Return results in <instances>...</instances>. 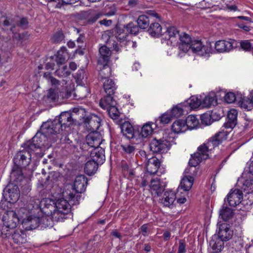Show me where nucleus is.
I'll return each mask as SVG.
<instances>
[{
	"mask_svg": "<svg viewBox=\"0 0 253 253\" xmlns=\"http://www.w3.org/2000/svg\"><path fill=\"white\" fill-rule=\"evenodd\" d=\"M227 134L224 131H219L213 136L209 139L208 142L204 143L198 147L197 151L194 154L191 155V158L189 161V165L190 166L185 170V173H190L191 170L193 169V172L196 170V167L198 165L202 160H206L209 158V153L214 147L220 144L223 139H226Z\"/></svg>",
	"mask_w": 253,
	"mask_h": 253,
	"instance_id": "f257e3e1",
	"label": "nucleus"
},
{
	"mask_svg": "<svg viewBox=\"0 0 253 253\" xmlns=\"http://www.w3.org/2000/svg\"><path fill=\"white\" fill-rule=\"evenodd\" d=\"M87 184V179L84 175L76 177L74 184L71 185L70 188L63 192V196L70 201L72 205L79 204L81 194L84 192Z\"/></svg>",
	"mask_w": 253,
	"mask_h": 253,
	"instance_id": "f03ea898",
	"label": "nucleus"
},
{
	"mask_svg": "<svg viewBox=\"0 0 253 253\" xmlns=\"http://www.w3.org/2000/svg\"><path fill=\"white\" fill-rule=\"evenodd\" d=\"M103 88L107 95L100 99L99 105L103 110L107 111H119L116 101L112 95L117 88L115 82L111 79H107L103 82Z\"/></svg>",
	"mask_w": 253,
	"mask_h": 253,
	"instance_id": "7ed1b4c3",
	"label": "nucleus"
},
{
	"mask_svg": "<svg viewBox=\"0 0 253 253\" xmlns=\"http://www.w3.org/2000/svg\"><path fill=\"white\" fill-rule=\"evenodd\" d=\"M49 123L44 122L33 137V141L36 142L41 148L48 149L51 146L52 141L50 135L57 134L50 125Z\"/></svg>",
	"mask_w": 253,
	"mask_h": 253,
	"instance_id": "20e7f679",
	"label": "nucleus"
},
{
	"mask_svg": "<svg viewBox=\"0 0 253 253\" xmlns=\"http://www.w3.org/2000/svg\"><path fill=\"white\" fill-rule=\"evenodd\" d=\"M87 123L89 126L92 128L93 131L86 136V143L84 144V147L88 146L90 148H99L102 138L101 134L98 131H94V129H97L100 126V120L97 118L96 116H94L88 120Z\"/></svg>",
	"mask_w": 253,
	"mask_h": 253,
	"instance_id": "39448f33",
	"label": "nucleus"
},
{
	"mask_svg": "<svg viewBox=\"0 0 253 253\" xmlns=\"http://www.w3.org/2000/svg\"><path fill=\"white\" fill-rule=\"evenodd\" d=\"M70 201L62 198L55 202L56 211L54 214V219L56 221H62L67 218V215L71 211Z\"/></svg>",
	"mask_w": 253,
	"mask_h": 253,
	"instance_id": "423d86ee",
	"label": "nucleus"
},
{
	"mask_svg": "<svg viewBox=\"0 0 253 253\" xmlns=\"http://www.w3.org/2000/svg\"><path fill=\"white\" fill-rule=\"evenodd\" d=\"M72 91L66 87L62 86L61 88H50L48 90L47 98L49 100L60 104L65 99L71 97Z\"/></svg>",
	"mask_w": 253,
	"mask_h": 253,
	"instance_id": "0eeeda50",
	"label": "nucleus"
},
{
	"mask_svg": "<svg viewBox=\"0 0 253 253\" xmlns=\"http://www.w3.org/2000/svg\"><path fill=\"white\" fill-rule=\"evenodd\" d=\"M186 107L190 109H201L200 100L196 96H192L185 102L173 106L170 111H183Z\"/></svg>",
	"mask_w": 253,
	"mask_h": 253,
	"instance_id": "6e6552de",
	"label": "nucleus"
},
{
	"mask_svg": "<svg viewBox=\"0 0 253 253\" xmlns=\"http://www.w3.org/2000/svg\"><path fill=\"white\" fill-rule=\"evenodd\" d=\"M3 196L10 203L16 202L19 198L20 191L16 185L8 184L3 190Z\"/></svg>",
	"mask_w": 253,
	"mask_h": 253,
	"instance_id": "1a4fd4ad",
	"label": "nucleus"
},
{
	"mask_svg": "<svg viewBox=\"0 0 253 253\" xmlns=\"http://www.w3.org/2000/svg\"><path fill=\"white\" fill-rule=\"evenodd\" d=\"M190 49L193 52L201 56H209L212 49L211 46L205 45L200 40H193L190 44Z\"/></svg>",
	"mask_w": 253,
	"mask_h": 253,
	"instance_id": "9d476101",
	"label": "nucleus"
},
{
	"mask_svg": "<svg viewBox=\"0 0 253 253\" xmlns=\"http://www.w3.org/2000/svg\"><path fill=\"white\" fill-rule=\"evenodd\" d=\"M179 32L176 27L170 26L167 28L164 34V38L162 40L163 43L166 42L168 45H173L178 43V38L179 37Z\"/></svg>",
	"mask_w": 253,
	"mask_h": 253,
	"instance_id": "9b49d317",
	"label": "nucleus"
},
{
	"mask_svg": "<svg viewBox=\"0 0 253 253\" xmlns=\"http://www.w3.org/2000/svg\"><path fill=\"white\" fill-rule=\"evenodd\" d=\"M70 118L71 114L70 112H61L58 119H55L52 121H47L46 122L49 123V125L53 128L54 132L59 134L60 131L62 130V126L66 125V119Z\"/></svg>",
	"mask_w": 253,
	"mask_h": 253,
	"instance_id": "f8f14e48",
	"label": "nucleus"
},
{
	"mask_svg": "<svg viewBox=\"0 0 253 253\" xmlns=\"http://www.w3.org/2000/svg\"><path fill=\"white\" fill-rule=\"evenodd\" d=\"M42 211L47 215H51L54 219V214L56 211L55 201L49 198L42 199L40 202Z\"/></svg>",
	"mask_w": 253,
	"mask_h": 253,
	"instance_id": "ddd939ff",
	"label": "nucleus"
},
{
	"mask_svg": "<svg viewBox=\"0 0 253 253\" xmlns=\"http://www.w3.org/2000/svg\"><path fill=\"white\" fill-rule=\"evenodd\" d=\"M81 20H84L88 24H92L95 23L102 15L98 11L93 9H89L87 11H82L78 14Z\"/></svg>",
	"mask_w": 253,
	"mask_h": 253,
	"instance_id": "4468645a",
	"label": "nucleus"
},
{
	"mask_svg": "<svg viewBox=\"0 0 253 253\" xmlns=\"http://www.w3.org/2000/svg\"><path fill=\"white\" fill-rule=\"evenodd\" d=\"M31 160V154L23 149L19 151L14 156L13 162L15 165L26 168L29 165Z\"/></svg>",
	"mask_w": 253,
	"mask_h": 253,
	"instance_id": "2eb2a0df",
	"label": "nucleus"
},
{
	"mask_svg": "<svg viewBox=\"0 0 253 253\" xmlns=\"http://www.w3.org/2000/svg\"><path fill=\"white\" fill-rule=\"evenodd\" d=\"M243 198V194L242 191L235 189L230 191L226 198L224 199V202L225 203L227 201L229 206L236 207L241 203Z\"/></svg>",
	"mask_w": 253,
	"mask_h": 253,
	"instance_id": "dca6fc26",
	"label": "nucleus"
},
{
	"mask_svg": "<svg viewBox=\"0 0 253 253\" xmlns=\"http://www.w3.org/2000/svg\"><path fill=\"white\" fill-rule=\"evenodd\" d=\"M2 221L3 224L8 228L13 229L17 226L19 220L15 212L9 211H7L3 214Z\"/></svg>",
	"mask_w": 253,
	"mask_h": 253,
	"instance_id": "f3484780",
	"label": "nucleus"
},
{
	"mask_svg": "<svg viewBox=\"0 0 253 253\" xmlns=\"http://www.w3.org/2000/svg\"><path fill=\"white\" fill-rule=\"evenodd\" d=\"M236 42L235 40L232 39L228 41L219 40L215 42L214 48L218 53L227 52L233 48Z\"/></svg>",
	"mask_w": 253,
	"mask_h": 253,
	"instance_id": "a211bd4d",
	"label": "nucleus"
},
{
	"mask_svg": "<svg viewBox=\"0 0 253 253\" xmlns=\"http://www.w3.org/2000/svg\"><path fill=\"white\" fill-rule=\"evenodd\" d=\"M192 41L188 34L185 33L180 34L178 38V49L183 53H186L190 49V44Z\"/></svg>",
	"mask_w": 253,
	"mask_h": 253,
	"instance_id": "6ab92c4d",
	"label": "nucleus"
},
{
	"mask_svg": "<svg viewBox=\"0 0 253 253\" xmlns=\"http://www.w3.org/2000/svg\"><path fill=\"white\" fill-rule=\"evenodd\" d=\"M150 149L153 153H163L169 149L161 138H153L149 144Z\"/></svg>",
	"mask_w": 253,
	"mask_h": 253,
	"instance_id": "aec40b11",
	"label": "nucleus"
},
{
	"mask_svg": "<svg viewBox=\"0 0 253 253\" xmlns=\"http://www.w3.org/2000/svg\"><path fill=\"white\" fill-rule=\"evenodd\" d=\"M233 235V231L230 229V225L223 223L219 226L218 237L222 241H228Z\"/></svg>",
	"mask_w": 253,
	"mask_h": 253,
	"instance_id": "412c9836",
	"label": "nucleus"
},
{
	"mask_svg": "<svg viewBox=\"0 0 253 253\" xmlns=\"http://www.w3.org/2000/svg\"><path fill=\"white\" fill-rule=\"evenodd\" d=\"M90 160L102 165L105 161V151L101 147L93 148L90 151Z\"/></svg>",
	"mask_w": 253,
	"mask_h": 253,
	"instance_id": "4be33fe9",
	"label": "nucleus"
},
{
	"mask_svg": "<svg viewBox=\"0 0 253 253\" xmlns=\"http://www.w3.org/2000/svg\"><path fill=\"white\" fill-rule=\"evenodd\" d=\"M40 219L37 216H29L22 223L23 228L27 231L32 230L40 226Z\"/></svg>",
	"mask_w": 253,
	"mask_h": 253,
	"instance_id": "5701e85b",
	"label": "nucleus"
},
{
	"mask_svg": "<svg viewBox=\"0 0 253 253\" xmlns=\"http://www.w3.org/2000/svg\"><path fill=\"white\" fill-rule=\"evenodd\" d=\"M122 124L121 131L123 135L125 136L128 139H131L137 137L138 131L134 129L130 124L123 122Z\"/></svg>",
	"mask_w": 253,
	"mask_h": 253,
	"instance_id": "b1692460",
	"label": "nucleus"
},
{
	"mask_svg": "<svg viewBox=\"0 0 253 253\" xmlns=\"http://www.w3.org/2000/svg\"><path fill=\"white\" fill-rule=\"evenodd\" d=\"M200 103L201 109H208L217 104L216 97L213 93L206 96L202 101L200 100Z\"/></svg>",
	"mask_w": 253,
	"mask_h": 253,
	"instance_id": "393cba45",
	"label": "nucleus"
},
{
	"mask_svg": "<svg viewBox=\"0 0 253 253\" xmlns=\"http://www.w3.org/2000/svg\"><path fill=\"white\" fill-rule=\"evenodd\" d=\"M160 166L159 159L156 157L149 159L147 163L146 170L150 174H156Z\"/></svg>",
	"mask_w": 253,
	"mask_h": 253,
	"instance_id": "a878e982",
	"label": "nucleus"
},
{
	"mask_svg": "<svg viewBox=\"0 0 253 253\" xmlns=\"http://www.w3.org/2000/svg\"><path fill=\"white\" fill-rule=\"evenodd\" d=\"M176 195L175 193L172 191H166L163 197L161 200V203L164 206L170 208L175 200Z\"/></svg>",
	"mask_w": 253,
	"mask_h": 253,
	"instance_id": "bb28decb",
	"label": "nucleus"
},
{
	"mask_svg": "<svg viewBox=\"0 0 253 253\" xmlns=\"http://www.w3.org/2000/svg\"><path fill=\"white\" fill-rule=\"evenodd\" d=\"M251 99L246 97H241L238 101V106L242 109H247L251 111L253 109V90L251 92Z\"/></svg>",
	"mask_w": 253,
	"mask_h": 253,
	"instance_id": "cd10ccee",
	"label": "nucleus"
},
{
	"mask_svg": "<svg viewBox=\"0 0 253 253\" xmlns=\"http://www.w3.org/2000/svg\"><path fill=\"white\" fill-rule=\"evenodd\" d=\"M238 112H228L224 126L226 128H233L237 124Z\"/></svg>",
	"mask_w": 253,
	"mask_h": 253,
	"instance_id": "c85d7f7f",
	"label": "nucleus"
},
{
	"mask_svg": "<svg viewBox=\"0 0 253 253\" xmlns=\"http://www.w3.org/2000/svg\"><path fill=\"white\" fill-rule=\"evenodd\" d=\"M171 129L175 133L186 131L187 130V127L185 121L181 119L176 120L171 125Z\"/></svg>",
	"mask_w": 253,
	"mask_h": 253,
	"instance_id": "c756f323",
	"label": "nucleus"
},
{
	"mask_svg": "<svg viewBox=\"0 0 253 253\" xmlns=\"http://www.w3.org/2000/svg\"><path fill=\"white\" fill-rule=\"evenodd\" d=\"M12 238L15 244L21 245L27 242V235L21 230H16L12 235Z\"/></svg>",
	"mask_w": 253,
	"mask_h": 253,
	"instance_id": "7c9ffc66",
	"label": "nucleus"
},
{
	"mask_svg": "<svg viewBox=\"0 0 253 253\" xmlns=\"http://www.w3.org/2000/svg\"><path fill=\"white\" fill-rule=\"evenodd\" d=\"M100 57L99 61L101 63L108 64L110 60L111 51L106 45L102 46L99 50Z\"/></svg>",
	"mask_w": 253,
	"mask_h": 253,
	"instance_id": "2f4dec72",
	"label": "nucleus"
},
{
	"mask_svg": "<svg viewBox=\"0 0 253 253\" xmlns=\"http://www.w3.org/2000/svg\"><path fill=\"white\" fill-rule=\"evenodd\" d=\"M23 167L17 165H14L10 174V177L15 182H21L24 178V175L22 171Z\"/></svg>",
	"mask_w": 253,
	"mask_h": 253,
	"instance_id": "473e14b6",
	"label": "nucleus"
},
{
	"mask_svg": "<svg viewBox=\"0 0 253 253\" xmlns=\"http://www.w3.org/2000/svg\"><path fill=\"white\" fill-rule=\"evenodd\" d=\"M234 214L233 210L227 207L224 203L220 210L219 217L223 221H227L233 217Z\"/></svg>",
	"mask_w": 253,
	"mask_h": 253,
	"instance_id": "72a5a7b5",
	"label": "nucleus"
},
{
	"mask_svg": "<svg viewBox=\"0 0 253 253\" xmlns=\"http://www.w3.org/2000/svg\"><path fill=\"white\" fill-rule=\"evenodd\" d=\"M150 187L157 196L161 195L165 190V187L161 185L159 179H153L151 180Z\"/></svg>",
	"mask_w": 253,
	"mask_h": 253,
	"instance_id": "f704fd0d",
	"label": "nucleus"
},
{
	"mask_svg": "<svg viewBox=\"0 0 253 253\" xmlns=\"http://www.w3.org/2000/svg\"><path fill=\"white\" fill-rule=\"evenodd\" d=\"M99 165L98 163L91 160L88 161L84 166L85 173L88 175L94 174L97 170Z\"/></svg>",
	"mask_w": 253,
	"mask_h": 253,
	"instance_id": "c9c22d12",
	"label": "nucleus"
},
{
	"mask_svg": "<svg viewBox=\"0 0 253 253\" xmlns=\"http://www.w3.org/2000/svg\"><path fill=\"white\" fill-rule=\"evenodd\" d=\"M148 28V32L152 37H159L161 35L162 28L159 23H152Z\"/></svg>",
	"mask_w": 253,
	"mask_h": 253,
	"instance_id": "e433bc0d",
	"label": "nucleus"
},
{
	"mask_svg": "<svg viewBox=\"0 0 253 253\" xmlns=\"http://www.w3.org/2000/svg\"><path fill=\"white\" fill-rule=\"evenodd\" d=\"M38 144L33 141V138L30 140L27 141L23 145V150L27 151L31 154L33 152H35L37 150H40L42 148Z\"/></svg>",
	"mask_w": 253,
	"mask_h": 253,
	"instance_id": "4c0bfd02",
	"label": "nucleus"
},
{
	"mask_svg": "<svg viewBox=\"0 0 253 253\" xmlns=\"http://www.w3.org/2000/svg\"><path fill=\"white\" fill-rule=\"evenodd\" d=\"M194 178L192 176H184L181 181L180 187L185 191H189L192 187Z\"/></svg>",
	"mask_w": 253,
	"mask_h": 253,
	"instance_id": "58836bf2",
	"label": "nucleus"
},
{
	"mask_svg": "<svg viewBox=\"0 0 253 253\" xmlns=\"http://www.w3.org/2000/svg\"><path fill=\"white\" fill-rule=\"evenodd\" d=\"M153 129L152 127L151 123L144 124L141 128V131L137 130L138 133L137 137L140 138H146L153 132Z\"/></svg>",
	"mask_w": 253,
	"mask_h": 253,
	"instance_id": "ea45409f",
	"label": "nucleus"
},
{
	"mask_svg": "<svg viewBox=\"0 0 253 253\" xmlns=\"http://www.w3.org/2000/svg\"><path fill=\"white\" fill-rule=\"evenodd\" d=\"M176 114L177 112H166L159 117L160 123L163 125L169 124L176 118Z\"/></svg>",
	"mask_w": 253,
	"mask_h": 253,
	"instance_id": "a19ab883",
	"label": "nucleus"
},
{
	"mask_svg": "<svg viewBox=\"0 0 253 253\" xmlns=\"http://www.w3.org/2000/svg\"><path fill=\"white\" fill-rule=\"evenodd\" d=\"M150 22L149 17L146 15H141L137 19V25L141 29H147L150 24Z\"/></svg>",
	"mask_w": 253,
	"mask_h": 253,
	"instance_id": "79ce46f5",
	"label": "nucleus"
},
{
	"mask_svg": "<svg viewBox=\"0 0 253 253\" xmlns=\"http://www.w3.org/2000/svg\"><path fill=\"white\" fill-rule=\"evenodd\" d=\"M103 65V68L100 70L99 74V79L101 81L108 79V78L111 75V69L107 64L102 63Z\"/></svg>",
	"mask_w": 253,
	"mask_h": 253,
	"instance_id": "37998d69",
	"label": "nucleus"
},
{
	"mask_svg": "<svg viewBox=\"0 0 253 253\" xmlns=\"http://www.w3.org/2000/svg\"><path fill=\"white\" fill-rule=\"evenodd\" d=\"M187 127V129H192L196 128L199 124V120L195 115H189L184 120Z\"/></svg>",
	"mask_w": 253,
	"mask_h": 253,
	"instance_id": "c03bdc74",
	"label": "nucleus"
},
{
	"mask_svg": "<svg viewBox=\"0 0 253 253\" xmlns=\"http://www.w3.org/2000/svg\"><path fill=\"white\" fill-rule=\"evenodd\" d=\"M40 219V226L41 229L47 227H52L53 225V219L51 215H47L42 216Z\"/></svg>",
	"mask_w": 253,
	"mask_h": 253,
	"instance_id": "a18cd8bd",
	"label": "nucleus"
},
{
	"mask_svg": "<svg viewBox=\"0 0 253 253\" xmlns=\"http://www.w3.org/2000/svg\"><path fill=\"white\" fill-rule=\"evenodd\" d=\"M67 49L65 47H62L57 52L56 61L58 65L63 64L66 60L68 57V53Z\"/></svg>",
	"mask_w": 253,
	"mask_h": 253,
	"instance_id": "49530a36",
	"label": "nucleus"
},
{
	"mask_svg": "<svg viewBox=\"0 0 253 253\" xmlns=\"http://www.w3.org/2000/svg\"><path fill=\"white\" fill-rule=\"evenodd\" d=\"M169 149L170 148L171 143H172L174 139V134L169 131H165L163 135V137L160 138Z\"/></svg>",
	"mask_w": 253,
	"mask_h": 253,
	"instance_id": "de8ad7c7",
	"label": "nucleus"
},
{
	"mask_svg": "<svg viewBox=\"0 0 253 253\" xmlns=\"http://www.w3.org/2000/svg\"><path fill=\"white\" fill-rule=\"evenodd\" d=\"M210 245L213 250L220 252L224 247L223 241L218 238L215 240L213 238L210 241Z\"/></svg>",
	"mask_w": 253,
	"mask_h": 253,
	"instance_id": "09e8293b",
	"label": "nucleus"
},
{
	"mask_svg": "<svg viewBox=\"0 0 253 253\" xmlns=\"http://www.w3.org/2000/svg\"><path fill=\"white\" fill-rule=\"evenodd\" d=\"M107 114L117 124L123 123V115L120 112H107Z\"/></svg>",
	"mask_w": 253,
	"mask_h": 253,
	"instance_id": "8fccbe9b",
	"label": "nucleus"
},
{
	"mask_svg": "<svg viewBox=\"0 0 253 253\" xmlns=\"http://www.w3.org/2000/svg\"><path fill=\"white\" fill-rule=\"evenodd\" d=\"M243 182L242 189L244 191L247 193H252L253 191V179H246Z\"/></svg>",
	"mask_w": 253,
	"mask_h": 253,
	"instance_id": "3c124183",
	"label": "nucleus"
},
{
	"mask_svg": "<svg viewBox=\"0 0 253 253\" xmlns=\"http://www.w3.org/2000/svg\"><path fill=\"white\" fill-rule=\"evenodd\" d=\"M70 72L67 66L59 68L55 72V75L59 77L65 78L70 75Z\"/></svg>",
	"mask_w": 253,
	"mask_h": 253,
	"instance_id": "603ef678",
	"label": "nucleus"
},
{
	"mask_svg": "<svg viewBox=\"0 0 253 253\" xmlns=\"http://www.w3.org/2000/svg\"><path fill=\"white\" fill-rule=\"evenodd\" d=\"M210 112H206L201 116V120L203 124L210 125L213 122Z\"/></svg>",
	"mask_w": 253,
	"mask_h": 253,
	"instance_id": "864d4df0",
	"label": "nucleus"
},
{
	"mask_svg": "<svg viewBox=\"0 0 253 253\" xmlns=\"http://www.w3.org/2000/svg\"><path fill=\"white\" fill-rule=\"evenodd\" d=\"M139 28L138 25H136L134 23L130 22L127 24L125 27V30L128 33L136 35L139 31Z\"/></svg>",
	"mask_w": 253,
	"mask_h": 253,
	"instance_id": "5fc2aeb1",
	"label": "nucleus"
},
{
	"mask_svg": "<svg viewBox=\"0 0 253 253\" xmlns=\"http://www.w3.org/2000/svg\"><path fill=\"white\" fill-rule=\"evenodd\" d=\"M57 135V137L60 138V143L65 144V147L69 148L74 146L73 141L69 138L68 135H63L60 137L61 135H59V133Z\"/></svg>",
	"mask_w": 253,
	"mask_h": 253,
	"instance_id": "6e6d98bb",
	"label": "nucleus"
},
{
	"mask_svg": "<svg viewBox=\"0 0 253 253\" xmlns=\"http://www.w3.org/2000/svg\"><path fill=\"white\" fill-rule=\"evenodd\" d=\"M124 152L127 154L134 155L135 150V147L130 144L122 145L121 146Z\"/></svg>",
	"mask_w": 253,
	"mask_h": 253,
	"instance_id": "4d7b16f0",
	"label": "nucleus"
},
{
	"mask_svg": "<svg viewBox=\"0 0 253 253\" xmlns=\"http://www.w3.org/2000/svg\"><path fill=\"white\" fill-rule=\"evenodd\" d=\"M240 46L245 51H252L253 52V45H252L251 43L248 40L241 41L240 42Z\"/></svg>",
	"mask_w": 253,
	"mask_h": 253,
	"instance_id": "13d9d810",
	"label": "nucleus"
},
{
	"mask_svg": "<svg viewBox=\"0 0 253 253\" xmlns=\"http://www.w3.org/2000/svg\"><path fill=\"white\" fill-rule=\"evenodd\" d=\"M224 101L228 104L234 102L236 97L235 94L233 92H229L225 94L224 97Z\"/></svg>",
	"mask_w": 253,
	"mask_h": 253,
	"instance_id": "bf43d9fd",
	"label": "nucleus"
},
{
	"mask_svg": "<svg viewBox=\"0 0 253 253\" xmlns=\"http://www.w3.org/2000/svg\"><path fill=\"white\" fill-rule=\"evenodd\" d=\"M10 229H9L4 224L3 225H0V236L2 237H7L10 236L11 234L10 231Z\"/></svg>",
	"mask_w": 253,
	"mask_h": 253,
	"instance_id": "052dcab7",
	"label": "nucleus"
},
{
	"mask_svg": "<svg viewBox=\"0 0 253 253\" xmlns=\"http://www.w3.org/2000/svg\"><path fill=\"white\" fill-rule=\"evenodd\" d=\"M64 39V35L61 32H57L52 38V42L54 43H59Z\"/></svg>",
	"mask_w": 253,
	"mask_h": 253,
	"instance_id": "680f3d73",
	"label": "nucleus"
},
{
	"mask_svg": "<svg viewBox=\"0 0 253 253\" xmlns=\"http://www.w3.org/2000/svg\"><path fill=\"white\" fill-rule=\"evenodd\" d=\"M213 122L219 120L223 116L224 112H210Z\"/></svg>",
	"mask_w": 253,
	"mask_h": 253,
	"instance_id": "e2e57ef3",
	"label": "nucleus"
},
{
	"mask_svg": "<svg viewBox=\"0 0 253 253\" xmlns=\"http://www.w3.org/2000/svg\"><path fill=\"white\" fill-rule=\"evenodd\" d=\"M186 251V249L185 242H184L182 240H179L177 253H185Z\"/></svg>",
	"mask_w": 253,
	"mask_h": 253,
	"instance_id": "0e129e2a",
	"label": "nucleus"
},
{
	"mask_svg": "<svg viewBox=\"0 0 253 253\" xmlns=\"http://www.w3.org/2000/svg\"><path fill=\"white\" fill-rule=\"evenodd\" d=\"M19 26L23 29H26L28 27V22L26 18H22L20 19Z\"/></svg>",
	"mask_w": 253,
	"mask_h": 253,
	"instance_id": "69168bd1",
	"label": "nucleus"
},
{
	"mask_svg": "<svg viewBox=\"0 0 253 253\" xmlns=\"http://www.w3.org/2000/svg\"><path fill=\"white\" fill-rule=\"evenodd\" d=\"M33 201H30V203L27 205V208L29 211L33 210L34 209H37L39 207H40V204H33Z\"/></svg>",
	"mask_w": 253,
	"mask_h": 253,
	"instance_id": "338daca9",
	"label": "nucleus"
},
{
	"mask_svg": "<svg viewBox=\"0 0 253 253\" xmlns=\"http://www.w3.org/2000/svg\"><path fill=\"white\" fill-rule=\"evenodd\" d=\"M13 23H14V20L13 19L6 17L3 21V24L4 26H11Z\"/></svg>",
	"mask_w": 253,
	"mask_h": 253,
	"instance_id": "774afa93",
	"label": "nucleus"
}]
</instances>
